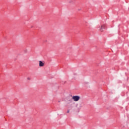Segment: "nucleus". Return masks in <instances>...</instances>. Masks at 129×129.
I'll use <instances>...</instances> for the list:
<instances>
[{
    "instance_id": "nucleus-1",
    "label": "nucleus",
    "mask_w": 129,
    "mask_h": 129,
    "mask_svg": "<svg viewBox=\"0 0 129 129\" xmlns=\"http://www.w3.org/2000/svg\"><path fill=\"white\" fill-rule=\"evenodd\" d=\"M72 99L74 101L77 102L80 99V96H74L72 97Z\"/></svg>"
},
{
    "instance_id": "nucleus-3",
    "label": "nucleus",
    "mask_w": 129,
    "mask_h": 129,
    "mask_svg": "<svg viewBox=\"0 0 129 129\" xmlns=\"http://www.w3.org/2000/svg\"><path fill=\"white\" fill-rule=\"evenodd\" d=\"M45 63L41 60L39 61V67H44Z\"/></svg>"
},
{
    "instance_id": "nucleus-4",
    "label": "nucleus",
    "mask_w": 129,
    "mask_h": 129,
    "mask_svg": "<svg viewBox=\"0 0 129 129\" xmlns=\"http://www.w3.org/2000/svg\"><path fill=\"white\" fill-rule=\"evenodd\" d=\"M27 80H28V81H30V80H31V78L28 77V78H27Z\"/></svg>"
},
{
    "instance_id": "nucleus-2",
    "label": "nucleus",
    "mask_w": 129,
    "mask_h": 129,
    "mask_svg": "<svg viewBox=\"0 0 129 129\" xmlns=\"http://www.w3.org/2000/svg\"><path fill=\"white\" fill-rule=\"evenodd\" d=\"M99 28V31H100L101 32H103V30H104V29H105V24H103L101 25Z\"/></svg>"
},
{
    "instance_id": "nucleus-5",
    "label": "nucleus",
    "mask_w": 129,
    "mask_h": 129,
    "mask_svg": "<svg viewBox=\"0 0 129 129\" xmlns=\"http://www.w3.org/2000/svg\"><path fill=\"white\" fill-rule=\"evenodd\" d=\"M70 112V110H68V111H67V113H69Z\"/></svg>"
},
{
    "instance_id": "nucleus-6",
    "label": "nucleus",
    "mask_w": 129,
    "mask_h": 129,
    "mask_svg": "<svg viewBox=\"0 0 129 129\" xmlns=\"http://www.w3.org/2000/svg\"><path fill=\"white\" fill-rule=\"evenodd\" d=\"M69 3H70V4H71V3H72V2L70 1Z\"/></svg>"
}]
</instances>
